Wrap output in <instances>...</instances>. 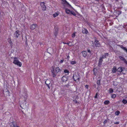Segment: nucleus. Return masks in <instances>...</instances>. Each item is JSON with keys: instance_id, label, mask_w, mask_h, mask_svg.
<instances>
[{"instance_id": "nucleus-1", "label": "nucleus", "mask_w": 127, "mask_h": 127, "mask_svg": "<svg viewBox=\"0 0 127 127\" xmlns=\"http://www.w3.org/2000/svg\"><path fill=\"white\" fill-rule=\"evenodd\" d=\"M61 71V70L58 67H56L55 69L53 68V70H52V75L53 77H55L57 74Z\"/></svg>"}, {"instance_id": "nucleus-2", "label": "nucleus", "mask_w": 127, "mask_h": 127, "mask_svg": "<svg viewBox=\"0 0 127 127\" xmlns=\"http://www.w3.org/2000/svg\"><path fill=\"white\" fill-rule=\"evenodd\" d=\"M73 78L74 81H76L77 80L79 81L80 79L79 76V75L77 76L76 75H73Z\"/></svg>"}, {"instance_id": "nucleus-3", "label": "nucleus", "mask_w": 127, "mask_h": 127, "mask_svg": "<svg viewBox=\"0 0 127 127\" xmlns=\"http://www.w3.org/2000/svg\"><path fill=\"white\" fill-rule=\"evenodd\" d=\"M13 63L15 64H16L19 66H21L22 65L21 63L18 61V60H14Z\"/></svg>"}, {"instance_id": "nucleus-4", "label": "nucleus", "mask_w": 127, "mask_h": 127, "mask_svg": "<svg viewBox=\"0 0 127 127\" xmlns=\"http://www.w3.org/2000/svg\"><path fill=\"white\" fill-rule=\"evenodd\" d=\"M10 125L11 127H19L17 125L16 123L14 122H11L10 123Z\"/></svg>"}, {"instance_id": "nucleus-5", "label": "nucleus", "mask_w": 127, "mask_h": 127, "mask_svg": "<svg viewBox=\"0 0 127 127\" xmlns=\"http://www.w3.org/2000/svg\"><path fill=\"white\" fill-rule=\"evenodd\" d=\"M94 44L96 47H99L100 46V44L99 41L95 40L94 42Z\"/></svg>"}, {"instance_id": "nucleus-6", "label": "nucleus", "mask_w": 127, "mask_h": 127, "mask_svg": "<svg viewBox=\"0 0 127 127\" xmlns=\"http://www.w3.org/2000/svg\"><path fill=\"white\" fill-rule=\"evenodd\" d=\"M20 35L19 31V30H17L14 33V36L16 38H18Z\"/></svg>"}, {"instance_id": "nucleus-7", "label": "nucleus", "mask_w": 127, "mask_h": 127, "mask_svg": "<svg viewBox=\"0 0 127 127\" xmlns=\"http://www.w3.org/2000/svg\"><path fill=\"white\" fill-rule=\"evenodd\" d=\"M68 76H64L62 78V80L63 82H65L68 80Z\"/></svg>"}, {"instance_id": "nucleus-8", "label": "nucleus", "mask_w": 127, "mask_h": 127, "mask_svg": "<svg viewBox=\"0 0 127 127\" xmlns=\"http://www.w3.org/2000/svg\"><path fill=\"white\" fill-rule=\"evenodd\" d=\"M124 69H125L124 68H123L121 67H119L117 69V71L118 72H119L120 73L122 72L123 73V72L124 71Z\"/></svg>"}, {"instance_id": "nucleus-9", "label": "nucleus", "mask_w": 127, "mask_h": 127, "mask_svg": "<svg viewBox=\"0 0 127 127\" xmlns=\"http://www.w3.org/2000/svg\"><path fill=\"white\" fill-rule=\"evenodd\" d=\"M83 56L84 57H86L87 56V54L86 51H83L82 52Z\"/></svg>"}, {"instance_id": "nucleus-10", "label": "nucleus", "mask_w": 127, "mask_h": 127, "mask_svg": "<svg viewBox=\"0 0 127 127\" xmlns=\"http://www.w3.org/2000/svg\"><path fill=\"white\" fill-rule=\"evenodd\" d=\"M37 25L36 24H33L31 27V30H34L36 27Z\"/></svg>"}, {"instance_id": "nucleus-11", "label": "nucleus", "mask_w": 127, "mask_h": 127, "mask_svg": "<svg viewBox=\"0 0 127 127\" xmlns=\"http://www.w3.org/2000/svg\"><path fill=\"white\" fill-rule=\"evenodd\" d=\"M45 83L46 84V85H48L51 84V81L49 79H47L45 81Z\"/></svg>"}, {"instance_id": "nucleus-12", "label": "nucleus", "mask_w": 127, "mask_h": 127, "mask_svg": "<svg viewBox=\"0 0 127 127\" xmlns=\"http://www.w3.org/2000/svg\"><path fill=\"white\" fill-rule=\"evenodd\" d=\"M103 59L100 58L99 59V63L98 64V66H100L101 65L102 63V62L103 61Z\"/></svg>"}, {"instance_id": "nucleus-13", "label": "nucleus", "mask_w": 127, "mask_h": 127, "mask_svg": "<svg viewBox=\"0 0 127 127\" xmlns=\"http://www.w3.org/2000/svg\"><path fill=\"white\" fill-rule=\"evenodd\" d=\"M82 32L83 33H85L86 34H87L88 33L87 30L85 28H84L83 29Z\"/></svg>"}, {"instance_id": "nucleus-14", "label": "nucleus", "mask_w": 127, "mask_h": 127, "mask_svg": "<svg viewBox=\"0 0 127 127\" xmlns=\"http://www.w3.org/2000/svg\"><path fill=\"white\" fill-rule=\"evenodd\" d=\"M58 29L56 28L55 29V31L54 32V34L55 36H57L58 32Z\"/></svg>"}, {"instance_id": "nucleus-15", "label": "nucleus", "mask_w": 127, "mask_h": 127, "mask_svg": "<svg viewBox=\"0 0 127 127\" xmlns=\"http://www.w3.org/2000/svg\"><path fill=\"white\" fill-rule=\"evenodd\" d=\"M117 71L116 68L115 66H114L112 68V71L114 73L115 72Z\"/></svg>"}, {"instance_id": "nucleus-16", "label": "nucleus", "mask_w": 127, "mask_h": 127, "mask_svg": "<svg viewBox=\"0 0 127 127\" xmlns=\"http://www.w3.org/2000/svg\"><path fill=\"white\" fill-rule=\"evenodd\" d=\"M119 58L121 60L123 61L124 62L126 60L124 57L121 56H119Z\"/></svg>"}, {"instance_id": "nucleus-17", "label": "nucleus", "mask_w": 127, "mask_h": 127, "mask_svg": "<svg viewBox=\"0 0 127 127\" xmlns=\"http://www.w3.org/2000/svg\"><path fill=\"white\" fill-rule=\"evenodd\" d=\"M65 11L67 13L70 14L71 11L68 9H66L65 10Z\"/></svg>"}, {"instance_id": "nucleus-18", "label": "nucleus", "mask_w": 127, "mask_h": 127, "mask_svg": "<svg viewBox=\"0 0 127 127\" xmlns=\"http://www.w3.org/2000/svg\"><path fill=\"white\" fill-rule=\"evenodd\" d=\"M64 72L66 74V75H67L69 73V71L67 69H65L64 71Z\"/></svg>"}, {"instance_id": "nucleus-19", "label": "nucleus", "mask_w": 127, "mask_h": 127, "mask_svg": "<svg viewBox=\"0 0 127 127\" xmlns=\"http://www.w3.org/2000/svg\"><path fill=\"white\" fill-rule=\"evenodd\" d=\"M96 83L98 85V87L100 86V80H97L96 81Z\"/></svg>"}, {"instance_id": "nucleus-20", "label": "nucleus", "mask_w": 127, "mask_h": 127, "mask_svg": "<svg viewBox=\"0 0 127 127\" xmlns=\"http://www.w3.org/2000/svg\"><path fill=\"white\" fill-rule=\"evenodd\" d=\"M110 101L108 100H106L104 102V103L106 105H107L109 104Z\"/></svg>"}, {"instance_id": "nucleus-21", "label": "nucleus", "mask_w": 127, "mask_h": 127, "mask_svg": "<svg viewBox=\"0 0 127 127\" xmlns=\"http://www.w3.org/2000/svg\"><path fill=\"white\" fill-rule=\"evenodd\" d=\"M42 9L43 10H46V7L45 5H44L41 7Z\"/></svg>"}, {"instance_id": "nucleus-22", "label": "nucleus", "mask_w": 127, "mask_h": 127, "mask_svg": "<svg viewBox=\"0 0 127 127\" xmlns=\"http://www.w3.org/2000/svg\"><path fill=\"white\" fill-rule=\"evenodd\" d=\"M122 101L123 103L124 104H126L127 103V100L125 99H123Z\"/></svg>"}, {"instance_id": "nucleus-23", "label": "nucleus", "mask_w": 127, "mask_h": 127, "mask_svg": "<svg viewBox=\"0 0 127 127\" xmlns=\"http://www.w3.org/2000/svg\"><path fill=\"white\" fill-rule=\"evenodd\" d=\"M58 15L59 14L58 13H55L54 14H53V16L54 17H55L57 16H58Z\"/></svg>"}, {"instance_id": "nucleus-24", "label": "nucleus", "mask_w": 127, "mask_h": 127, "mask_svg": "<svg viewBox=\"0 0 127 127\" xmlns=\"http://www.w3.org/2000/svg\"><path fill=\"white\" fill-rule=\"evenodd\" d=\"M116 13L117 14L119 15L121 14V12L120 11H116Z\"/></svg>"}, {"instance_id": "nucleus-25", "label": "nucleus", "mask_w": 127, "mask_h": 127, "mask_svg": "<svg viewBox=\"0 0 127 127\" xmlns=\"http://www.w3.org/2000/svg\"><path fill=\"white\" fill-rule=\"evenodd\" d=\"M62 1H63L65 4H68V3L66 1V0H61Z\"/></svg>"}, {"instance_id": "nucleus-26", "label": "nucleus", "mask_w": 127, "mask_h": 127, "mask_svg": "<svg viewBox=\"0 0 127 127\" xmlns=\"http://www.w3.org/2000/svg\"><path fill=\"white\" fill-rule=\"evenodd\" d=\"M76 62L74 61H72L70 62V64H76Z\"/></svg>"}, {"instance_id": "nucleus-27", "label": "nucleus", "mask_w": 127, "mask_h": 127, "mask_svg": "<svg viewBox=\"0 0 127 127\" xmlns=\"http://www.w3.org/2000/svg\"><path fill=\"white\" fill-rule=\"evenodd\" d=\"M120 113V112L118 111H117L115 112V114L116 115H118Z\"/></svg>"}, {"instance_id": "nucleus-28", "label": "nucleus", "mask_w": 127, "mask_h": 127, "mask_svg": "<svg viewBox=\"0 0 127 127\" xmlns=\"http://www.w3.org/2000/svg\"><path fill=\"white\" fill-rule=\"evenodd\" d=\"M116 97V95L115 94H113L112 95L111 97L113 98H115Z\"/></svg>"}, {"instance_id": "nucleus-29", "label": "nucleus", "mask_w": 127, "mask_h": 127, "mask_svg": "<svg viewBox=\"0 0 127 127\" xmlns=\"http://www.w3.org/2000/svg\"><path fill=\"white\" fill-rule=\"evenodd\" d=\"M25 95H23L24 96V97L25 98H27V94L26 93V92H25L24 94Z\"/></svg>"}, {"instance_id": "nucleus-30", "label": "nucleus", "mask_w": 127, "mask_h": 127, "mask_svg": "<svg viewBox=\"0 0 127 127\" xmlns=\"http://www.w3.org/2000/svg\"><path fill=\"white\" fill-rule=\"evenodd\" d=\"M109 93H112L113 92V90L112 88H110L109 90Z\"/></svg>"}, {"instance_id": "nucleus-31", "label": "nucleus", "mask_w": 127, "mask_h": 127, "mask_svg": "<svg viewBox=\"0 0 127 127\" xmlns=\"http://www.w3.org/2000/svg\"><path fill=\"white\" fill-rule=\"evenodd\" d=\"M75 33L76 32H74L72 34V38H74L75 36Z\"/></svg>"}, {"instance_id": "nucleus-32", "label": "nucleus", "mask_w": 127, "mask_h": 127, "mask_svg": "<svg viewBox=\"0 0 127 127\" xmlns=\"http://www.w3.org/2000/svg\"><path fill=\"white\" fill-rule=\"evenodd\" d=\"M70 14L73 15L74 16H75L76 15L75 13L73 11H71Z\"/></svg>"}, {"instance_id": "nucleus-33", "label": "nucleus", "mask_w": 127, "mask_h": 127, "mask_svg": "<svg viewBox=\"0 0 127 127\" xmlns=\"http://www.w3.org/2000/svg\"><path fill=\"white\" fill-rule=\"evenodd\" d=\"M109 119H107V120H105L103 122V123L104 125H105L106 123H107V122H108V120Z\"/></svg>"}, {"instance_id": "nucleus-34", "label": "nucleus", "mask_w": 127, "mask_h": 127, "mask_svg": "<svg viewBox=\"0 0 127 127\" xmlns=\"http://www.w3.org/2000/svg\"><path fill=\"white\" fill-rule=\"evenodd\" d=\"M44 4L45 3L44 2H41L40 3V4L41 7H42V6H43L44 5H45Z\"/></svg>"}, {"instance_id": "nucleus-35", "label": "nucleus", "mask_w": 127, "mask_h": 127, "mask_svg": "<svg viewBox=\"0 0 127 127\" xmlns=\"http://www.w3.org/2000/svg\"><path fill=\"white\" fill-rule=\"evenodd\" d=\"M46 85L48 87V89H50V87L52 86V84H50L49 85Z\"/></svg>"}, {"instance_id": "nucleus-36", "label": "nucleus", "mask_w": 127, "mask_h": 127, "mask_svg": "<svg viewBox=\"0 0 127 127\" xmlns=\"http://www.w3.org/2000/svg\"><path fill=\"white\" fill-rule=\"evenodd\" d=\"M123 49L127 53V49L126 47H124V48H123Z\"/></svg>"}, {"instance_id": "nucleus-37", "label": "nucleus", "mask_w": 127, "mask_h": 127, "mask_svg": "<svg viewBox=\"0 0 127 127\" xmlns=\"http://www.w3.org/2000/svg\"><path fill=\"white\" fill-rule=\"evenodd\" d=\"M100 58H102V59L106 58V57H105V56L104 55H103L102 56V57H100Z\"/></svg>"}, {"instance_id": "nucleus-38", "label": "nucleus", "mask_w": 127, "mask_h": 127, "mask_svg": "<svg viewBox=\"0 0 127 127\" xmlns=\"http://www.w3.org/2000/svg\"><path fill=\"white\" fill-rule=\"evenodd\" d=\"M88 52L89 53H90L91 54V51L90 50V48H88L87 49Z\"/></svg>"}, {"instance_id": "nucleus-39", "label": "nucleus", "mask_w": 127, "mask_h": 127, "mask_svg": "<svg viewBox=\"0 0 127 127\" xmlns=\"http://www.w3.org/2000/svg\"><path fill=\"white\" fill-rule=\"evenodd\" d=\"M119 46L122 49H123V48H124V47L122 45H119Z\"/></svg>"}, {"instance_id": "nucleus-40", "label": "nucleus", "mask_w": 127, "mask_h": 127, "mask_svg": "<svg viewBox=\"0 0 127 127\" xmlns=\"http://www.w3.org/2000/svg\"><path fill=\"white\" fill-rule=\"evenodd\" d=\"M64 61V59H63V60H61V61L60 62V63H62Z\"/></svg>"}, {"instance_id": "nucleus-41", "label": "nucleus", "mask_w": 127, "mask_h": 127, "mask_svg": "<svg viewBox=\"0 0 127 127\" xmlns=\"http://www.w3.org/2000/svg\"><path fill=\"white\" fill-rule=\"evenodd\" d=\"M108 53H105L104 55L105 56V57H106V56H108Z\"/></svg>"}, {"instance_id": "nucleus-42", "label": "nucleus", "mask_w": 127, "mask_h": 127, "mask_svg": "<svg viewBox=\"0 0 127 127\" xmlns=\"http://www.w3.org/2000/svg\"><path fill=\"white\" fill-rule=\"evenodd\" d=\"M97 93L96 94L95 96V98H97Z\"/></svg>"}, {"instance_id": "nucleus-43", "label": "nucleus", "mask_w": 127, "mask_h": 127, "mask_svg": "<svg viewBox=\"0 0 127 127\" xmlns=\"http://www.w3.org/2000/svg\"><path fill=\"white\" fill-rule=\"evenodd\" d=\"M73 101L75 103H77V101L76 100H73Z\"/></svg>"}, {"instance_id": "nucleus-44", "label": "nucleus", "mask_w": 127, "mask_h": 127, "mask_svg": "<svg viewBox=\"0 0 127 127\" xmlns=\"http://www.w3.org/2000/svg\"><path fill=\"white\" fill-rule=\"evenodd\" d=\"M14 60H17V58L16 57H15L14 58Z\"/></svg>"}, {"instance_id": "nucleus-45", "label": "nucleus", "mask_w": 127, "mask_h": 127, "mask_svg": "<svg viewBox=\"0 0 127 127\" xmlns=\"http://www.w3.org/2000/svg\"><path fill=\"white\" fill-rule=\"evenodd\" d=\"M88 87H89V86L88 85H86V86H85V87L87 88V89H88Z\"/></svg>"}, {"instance_id": "nucleus-46", "label": "nucleus", "mask_w": 127, "mask_h": 127, "mask_svg": "<svg viewBox=\"0 0 127 127\" xmlns=\"http://www.w3.org/2000/svg\"><path fill=\"white\" fill-rule=\"evenodd\" d=\"M114 123L115 124H119V122H116L115 123Z\"/></svg>"}, {"instance_id": "nucleus-47", "label": "nucleus", "mask_w": 127, "mask_h": 127, "mask_svg": "<svg viewBox=\"0 0 127 127\" xmlns=\"http://www.w3.org/2000/svg\"><path fill=\"white\" fill-rule=\"evenodd\" d=\"M127 65V61L126 60L124 62Z\"/></svg>"}, {"instance_id": "nucleus-48", "label": "nucleus", "mask_w": 127, "mask_h": 127, "mask_svg": "<svg viewBox=\"0 0 127 127\" xmlns=\"http://www.w3.org/2000/svg\"><path fill=\"white\" fill-rule=\"evenodd\" d=\"M69 58V56H67V58Z\"/></svg>"}, {"instance_id": "nucleus-49", "label": "nucleus", "mask_w": 127, "mask_h": 127, "mask_svg": "<svg viewBox=\"0 0 127 127\" xmlns=\"http://www.w3.org/2000/svg\"><path fill=\"white\" fill-rule=\"evenodd\" d=\"M63 43L65 44H68V43H65V42H63Z\"/></svg>"}, {"instance_id": "nucleus-50", "label": "nucleus", "mask_w": 127, "mask_h": 127, "mask_svg": "<svg viewBox=\"0 0 127 127\" xmlns=\"http://www.w3.org/2000/svg\"><path fill=\"white\" fill-rule=\"evenodd\" d=\"M68 85H69V84H68H68H67V85H66V86H68Z\"/></svg>"}, {"instance_id": "nucleus-51", "label": "nucleus", "mask_w": 127, "mask_h": 127, "mask_svg": "<svg viewBox=\"0 0 127 127\" xmlns=\"http://www.w3.org/2000/svg\"><path fill=\"white\" fill-rule=\"evenodd\" d=\"M117 1H118V0H116Z\"/></svg>"}, {"instance_id": "nucleus-52", "label": "nucleus", "mask_w": 127, "mask_h": 127, "mask_svg": "<svg viewBox=\"0 0 127 127\" xmlns=\"http://www.w3.org/2000/svg\"><path fill=\"white\" fill-rule=\"evenodd\" d=\"M49 48H48V49H47V50H49Z\"/></svg>"}, {"instance_id": "nucleus-53", "label": "nucleus", "mask_w": 127, "mask_h": 127, "mask_svg": "<svg viewBox=\"0 0 127 127\" xmlns=\"http://www.w3.org/2000/svg\"><path fill=\"white\" fill-rule=\"evenodd\" d=\"M118 17V16H116V17Z\"/></svg>"}]
</instances>
